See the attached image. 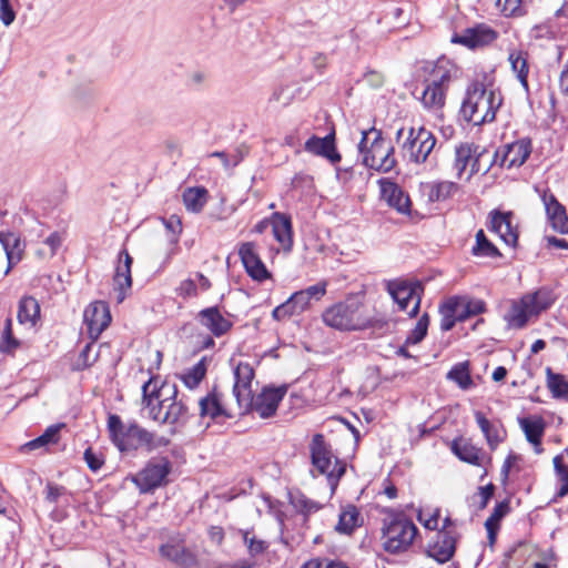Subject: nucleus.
<instances>
[{"mask_svg": "<svg viewBox=\"0 0 568 568\" xmlns=\"http://www.w3.org/2000/svg\"><path fill=\"white\" fill-rule=\"evenodd\" d=\"M239 255L246 273L255 281L263 282L271 277L261 260L254 242H244L239 247Z\"/></svg>", "mask_w": 568, "mask_h": 568, "instance_id": "ddd939ff", "label": "nucleus"}, {"mask_svg": "<svg viewBox=\"0 0 568 568\" xmlns=\"http://www.w3.org/2000/svg\"><path fill=\"white\" fill-rule=\"evenodd\" d=\"M496 9L505 17L517 16L521 13V0H493Z\"/></svg>", "mask_w": 568, "mask_h": 568, "instance_id": "5fc2aeb1", "label": "nucleus"}, {"mask_svg": "<svg viewBox=\"0 0 568 568\" xmlns=\"http://www.w3.org/2000/svg\"><path fill=\"white\" fill-rule=\"evenodd\" d=\"M40 317V305L32 296H24L19 302L18 321L34 326Z\"/></svg>", "mask_w": 568, "mask_h": 568, "instance_id": "473e14b6", "label": "nucleus"}, {"mask_svg": "<svg viewBox=\"0 0 568 568\" xmlns=\"http://www.w3.org/2000/svg\"><path fill=\"white\" fill-rule=\"evenodd\" d=\"M456 300H446L440 306H439V313L442 315L440 320V328L443 331H450L455 323L458 321V315L455 308Z\"/></svg>", "mask_w": 568, "mask_h": 568, "instance_id": "c03bdc74", "label": "nucleus"}, {"mask_svg": "<svg viewBox=\"0 0 568 568\" xmlns=\"http://www.w3.org/2000/svg\"><path fill=\"white\" fill-rule=\"evenodd\" d=\"M358 151L366 168L387 173L396 165L394 146L385 141L382 132L375 128L362 131Z\"/></svg>", "mask_w": 568, "mask_h": 568, "instance_id": "f03ea898", "label": "nucleus"}, {"mask_svg": "<svg viewBox=\"0 0 568 568\" xmlns=\"http://www.w3.org/2000/svg\"><path fill=\"white\" fill-rule=\"evenodd\" d=\"M450 449L460 460L475 466L480 465L479 449L467 440L454 439Z\"/></svg>", "mask_w": 568, "mask_h": 568, "instance_id": "f704fd0d", "label": "nucleus"}, {"mask_svg": "<svg viewBox=\"0 0 568 568\" xmlns=\"http://www.w3.org/2000/svg\"><path fill=\"white\" fill-rule=\"evenodd\" d=\"M207 200L204 187H189L183 193V203L187 211L197 213L202 211Z\"/></svg>", "mask_w": 568, "mask_h": 568, "instance_id": "ea45409f", "label": "nucleus"}, {"mask_svg": "<svg viewBox=\"0 0 568 568\" xmlns=\"http://www.w3.org/2000/svg\"><path fill=\"white\" fill-rule=\"evenodd\" d=\"M240 534L242 535L243 541L246 545L248 554L252 557L261 555L267 549V542L262 539H256L254 536L251 537L250 530L241 529Z\"/></svg>", "mask_w": 568, "mask_h": 568, "instance_id": "8fccbe9b", "label": "nucleus"}, {"mask_svg": "<svg viewBox=\"0 0 568 568\" xmlns=\"http://www.w3.org/2000/svg\"><path fill=\"white\" fill-rule=\"evenodd\" d=\"M132 257L126 250L119 253V263L113 276L114 291L116 292V302L122 303L126 297V292L132 286L131 265Z\"/></svg>", "mask_w": 568, "mask_h": 568, "instance_id": "f3484780", "label": "nucleus"}, {"mask_svg": "<svg viewBox=\"0 0 568 568\" xmlns=\"http://www.w3.org/2000/svg\"><path fill=\"white\" fill-rule=\"evenodd\" d=\"M457 185L453 182H439L432 186L429 197L433 201H443L448 199L454 191L456 190Z\"/></svg>", "mask_w": 568, "mask_h": 568, "instance_id": "3c124183", "label": "nucleus"}, {"mask_svg": "<svg viewBox=\"0 0 568 568\" xmlns=\"http://www.w3.org/2000/svg\"><path fill=\"white\" fill-rule=\"evenodd\" d=\"M312 465L320 474L326 475L328 483L334 489L341 477L345 474V463L334 457L331 445L325 440L323 434H315L310 444Z\"/></svg>", "mask_w": 568, "mask_h": 568, "instance_id": "39448f33", "label": "nucleus"}, {"mask_svg": "<svg viewBox=\"0 0 568 568\" xmlns=\"http://www.w3.org/2000/svg\"><path fill=\"white\" fill-rule=\"evenodd\" d=\"M435 145L436 138L430 131L423 126L417 130L409 128L408 135L402 144V153L410 162L422 164L428 160Z\"/></svg>", "mask_w": 568, "mask_h": 568, "instance_id": "1a4fd4ad", "label": "nucleus"}, {"mask_svg": "<svg viewBox=\"0 0 568 568\" xmlns=\"http://www.w3.org/2000/svg\"><path fill=\"white\" fill-rule=\"evenodd\" d=\"M508 61L511 65V70L514 73H516V77L518 81L520 82L523 89L528 92L529 91V84H528V61H527V54L523 51H511L508 57Z\"/></svg>", "mask_w": 568, "mask_h": 568, "instance_id": "72a5a7b5", "label": "nucleus"}, {"mask_svg": "<svg viewBox=\"0 0 568 568\" xmlns=\"http://www.w3.org/2000/svg\"><path fill=\"white\" fill-rule=\"evenodd\" d=\"M327 282L322 281L314 285L306 287L305 290H301L304 295L312 301H320L326 294Z\"/></svg>", "mask_w": 568, "mask_h": 568, "instance_id": "13d9d810", "label": "nucleus"}, {"mask_svg": "<svg viewBox=\"0 0 568 568\" xmlns=\"http://www.w3.org/2000/svg\"><path fill=\"white\" fill-rule=\"evenodd\" d=\"M359 525V513L357 508L354 505H347L338 516L335 530L341 534L349 535Z\"/></svg>", "mask_w": 568, "mask_h": 568, "instance_id": "e433bc0d", "label": "nucleus"}, {"mask_svg": "<svg viewBox=\"0 0 568 568\" xmlns=\"http://www.w3.org/2000/svg\"><path fill=\"white\" fill-rule=\"evenodd\" d=\"M19 345H20V342L13 336L12 318L8 317L6 320L4 328H3L1 341H0V352L11 353L16 348H18Z\"/></svg>", "mask_w": 568, "mask_h": 568, "instance_id": "09e8293b", "label": "nucleus"}, {"mask_svg": "<svg viewBox=\"0 0 568 568\" xmlns=\"http://www.w3.org/2000/svg\"><path fill=\"white\" fill-rule=\"evenodd\" d=\"M254 378V369L248 363H239L234 369V385L233 395L236 398L239 407H241L245 400L252 394V381Z\"/></svg>", "mask_w": 568, "mask_h": 568, "instance_id": "6ab92c4d", "label": "nucleus"}, {"mask_svg": "<svg viewBox=\"0 0 568 568\" xmlns=\"http://www.w3.org/2000/svg\"><path fill=\"white\" fill-rule=\"evenodd\" d=\"M206 374V364L205 359L202 358L199 363H196L193 367H191L184 375H183V382L184 384L193 389L199 386V384L202 382V379L205 377Z\"/></svg>", "mask_w": 568, "mask_h": 568, "instance_id": "a18cd8bd", "label": "nucleus"}, {"mask_svg": "<svg viewBox=\"0 0 568 568\" xmlns=\"http://www.w3.org/2000/svg\"><path fill=\"white\" fill-rule=\"evenodd\" d=\"M110 439L120 452L136 450L144 446L148 430L135 422L124 424L119 415L108 418Z\"/></svg>", "mask_w": 568, "mask_h": 568, "instance_id": "423d86ee", "label": "nucleus"}, {"mask_svg": "<svg viewBox=\"0 0 568 568\" xmlns=\"http://www.w3.org/2000/svg\"><path fill=\"white\" fill-rule=\"evenodd\" d=\"M200 415L217 419L219 417L231 418L232 414L227 412L222 403V394L214 388L211 393L200 399Z\"/></svg>", "mask_w": 568, "mask_h": 568, "instance_id": "393cba45", "label": "nucleus"}, {"mask_svg": "<svg viewBox=\"0 0 568 568\" xmlns=\"http://www.w3.org/2000/svg\"><path fill=\"white\" fill-rule=\"evenodd\" d=\"M287 393V386H265L256 396L251 394L247 400L240 407L244 413L255 412L261 418H270L275 415L278 404Z\"/></svg>", "mask_w": 568, "mask_h": 568, "instance_id": "9d476101", "label": "nucleus"}, {"mask_svg": "<svg viewBox=\"0 0 568 568\" xmlns=\"http://www.w3.org/2000/svg\"><path fill=\"white\" fill-rule=\"evenodd\" d=\"M2 246L8 260V266L4 271V275H7L12 266L21 260L24 245L17 234L9 233Z\"/></svg>", "mask_w": 568, "mask_h": 568, "instance_id": "c9c22d12", "label": "nucleus"}, {"mask_svg": "<svg viewBox=\"0 0 568 568\" xmlns=\"http://www.w3.org/2000/svg\"><path fill=\"white\" fill-rule=\"evenodd\" d=\"M364 81L373 89H378L384 84V74L379 71L368 70L363 77Z\"/></svg>", "mask_w": 568, "mask_h": 568, "instance_id": "774afa93", "label": "nucleus"}, {"mask_svg": "<svg viewBox=\"0 0 568 568\" xmlns=\"http://www.w3.org/2000/svg\"><path fill=\"white\" fill-rule=\"evenodd\" d=\"M496 38L497 33L495 30L485 23H479L465 29L460 34H455L452 41L469 49H475L491 43Z\"/></svg>", "mask_w": 568, "mask_h": 568, "instance_id": "2eb2a0df", "label": "nucleus"}, {"mask_svg": "<svg viewBox=\"0 0 568 568\" xmlns=\"http://www.w3.org/2000/svg\"><path fill=\"white\" fill-rule=\"evenodd\" d=\"M172 470L171 462L166 457H153L145 466L133 477V483L140 493L148 494L154 491L169 483L168 476Z\"/></svg>", "mask_w": 568, "mask_h": 568, "instance_id": "6e6552de", "label": "nucleus"}, {"mask_svg": "<svg viewBox=\"0 0 568 568\" xmlns=\"http://www.w3.org/2000/svg\"><path fill=\"white\" fill-rule=\"evenodd\" d=\"M304 149L314 155L327 159L333 164L341 161V154L337 152L335 146L334 132L324 138H318L316 135L311 136L305 142Z\"/></svg>", "mask_w": 568, "mask_h": 568, "instance_id": "aec40b11", "label": "nucleus"}, {"mask_svg": "<svg viewBox=\"0 0 568 568\" xmlns=\"http://www.w3.org/2000/svg\"><path fill=\"white\" fill-rule=\"evenodd\" d=\"M83 458L88 467L94 473L100 470L104 464V459L101 454L95 453L91 447L84 450Z\"/></svg>", "mask_w": 568, "mask_h": 568, "instance_id": "bf43d9fd", "label": "nucleus"}, {"mask_svg": "<svg viewBox=\"0 0 568 568\" xmlns=\"http://www.w3.org/2000/svg\"><path fill=\"white\" fill-rule=\"evenodd\" d=\"M542 201L552 229L557 232L562 231L568 222L565 206L558 202L554 194H544Z\"/></svg>", "mask_w": 568, "mask_h": 568, "instance_id": "cd10ccee", "label": "nucleus"}, {"mask_svg": "<svg viewBox=\"0 0 568 568\" xmlns=\"http://www.w3.org/2000/svg\"><path fill=\"white\" fill-rule=\"evenodd\" d=\"M67 494V489L63 486L48 483L45 486V500L51 504H57L59 498Z\"/></svg>", "mask_w": 568, "mask_h": 568, "instance_id": "680f3d73", "label": "nucleus"}, {"mask_svg": "<svg viewBox=\"0 0 568 568\" xmlns=\"http://www.w3.org/2000/svg\"><path fill=\"white\" fill-rule=\"evenodd\" d=\"M499 105L500 99L496 93L487 90L483 82L475 81L467 88L460 114L465 121L481 125L495 120Z\"/></svg>", "mask_w": 568, "mask_h": 568, "instance_id": "f257e3e1", "label": "nucleus"}, {"mask_svg": "<svg viewBox=\"0 0 568 568\" xmlns=\"http://www.w3.org/2000/svg\"><path fill=\"white\" fill-rule=\"evenodd\" d=\"M447 378L457 383L462 389L470 388L474 383L469 374L467 362L455 365L447 374Z\"/></svg>", "mask_w": 568, "mask_h": 568, "instance_id": "79ce46f5", "label": "nucleus"}, {"mask_svg": "<svg viewBox=\"0 0 568 568\" xmlns=\"http://www.w3.org/2000/svg\"><path fill=\"white\" fill-rule=\"evenodd\" d=\"M83 321L91 338L95 339L109 326L111 315L106 303H91L83 313Z\"/></svg>", "mask_w": 568, "mask_h": 568, "instance_id": "f8f14e48", "label": "nucleus"}, {"mask_svg": "<svg viewBox=\"0 0 568 568\" xmlns=\"http://www.w3.org/2000/svg\"><path fill=\"white\" fill-rule=\"evenodd\" d=\"M170 444V439L164 436H159L155 433L148 430V436L144 442V446L148 452L155 450L161 447H166Z\"/></svg>", "mask_w": 568, "mask_h": 568, "instance_id": "052dcab7", "label": "nucleus"}, {"mask_svg": "<svg viewBox=\"0 0 568 568\" xmlns=\"http://www.w3.org/2000/svg\"><path fill=\"white\" fill-rule=\"evenodd\" d=\"M509 511V504L508 501H500L498 503L491 515L486 519L485 527H494L499 529V521L507 515Z\"/></svg>", "mask_w": 568, "mask_h": 568, "instance_id": "6e6d98bb", "label": "nucleus"}, {"mask_svg": "<svg viewBox=\"0 0 568 568\" xmlns=\"http://www.w3.org/2000/svg\"><path fill=\"white\" fill-rule=\"evenodd\" d=\"M552 462L559 481V489L556 496L562 498L568 494V467L564 464L561 455L555 456Z\"/></svg>", "mask_w": 568, "mask_h": 568, "instance_id": "49530a36", "label": "nucleus"}, {"mask_svg": "<svg viewBox=\"0 0 568 568\" xmlns=\"http://www.w3.org/2000/svg\"><path fill=\"white\" fill-rule=\"evenodd\" d=\"M272 229L276 241L282 245L284 251H291L293 246V233L291 217L275 213L272 217Z\"/></svg>", "mask_w": 568, "mask_h": 568, "instance_id": "bb28decb", "label": "nucleus"}, {"mask_svg": "<svg viewBox=\"0 0 568 568\" xmlns=\"http://www.w3.org/2000/svg\"><path fill=\"white\" fill-rule=\"evenodd\" d=\"M322 320L325 325L342 332L365 329L372 324L364 305L356 297H347L327 307Z\"/></svg>", "mask_w": 568, "mask_h": 568, "instance_id": "7ed1b4c3", "label": "nucleus"}, {"mask_svg": "<svg viewBox=\"0 0 568 568\" xmlns=\"http://www.w3.org/2000/svg\"><path fill=\"white\" fill-rule=\"evenodd\" d=\"M165 229L170 232L169 241L172 244L179 242V235L182 232V222L178 215H171L169 219H163Z\"/></svg>", "mask_w": 568, "mask_h": 568, "instance_id": "4d7b16f0", "label": "nucleus"}, {"mask_svg": "<svg viewBox=\"0 0 568 568\" xmlns=\"http://www.w3.org/2000/svg\"><path fill=\"white\" fill-rule=\"evenodd\" d=\"M311 303L302 291L295 292L284 303L273 310L272 316L276 321H283L293 315H300L310 308Z\"/></svg>", "mask_w": 568, "mask_h": 568, "instance_id": "4be33fe9", "label": "nucleus"}, {"mask_svg": "<svg viewBox=\"0 0 568 568\" xmlns=\"http://www.w3.org/2000/svg\"><path fill=\"white\" fill-rule=\"evenodd\" d=\"M418 534L416 525L403 514L392 513L383 520V549L392 555L407 552Z\"/></svg>", "mask_w": 568, "mask_h": 568, "instance_id": "20e7f679", "label": "nucleus"}, {"mask_svg": "<svg viewBox=\"0 0 568 568\" xmlns=\"http://www.w3.org/2000/svg\"><path fill=\"white\" fill-rule=\"evenodd\" d=\"M456 550V537L450 530H438L426 547V555L438 564L449 561Z\"/></svg>", "mask_w": 568, "mask_h": 568, "instance_id": "4468645a", "label": "nucleus"}, {"mask_svg": "<svg viewBox=\"0 0 568 568\" xmlns=\"http://www.w3.org/2000/svg\"><path fill=\"white\" fill-rule=\"evenodd\" d=\"M387 292L398 306V311L407 312L409 317H416L424 292L420 282H410L405 280L388 281Z\"/></svg>", "mask_w": 568, "mask_h": 568, "instance_id": "0eeeda50", "label": "nucleus"}, {"mask_svg": "<svg viewBox=\"0 0 568 568\" xmlns=\"http://www.w3.org/2000/svg\"><path fill=\"white\" fill-rule=\"evenodd\" d=\"M290 503L297 513L305 517L317 513L323 507L321 503L308 498L301 491L291 493Z\"/></svg>", "mask_w": 568, "mask_h": 568, "instance_id": "4c0bfd02", "label": "nucleus"}, {"mask_svg": "<svg viewBox=\"0 0 568 568\" xmlns=\"http://www.w3.org/2000/svg\"><path fill=\"white\" fill-rule=\"evenodd\" d=\"M475 418L480 430L485 435L487 444L491 449H495L503 440L498 426L488 420L481 412H476Z\"/></svg>", "mask_w": 568, "mask_h": 568, "instance_id": "58836bf2", "label": "nucleus"}, {"mask_svg": "<svg viewBox=\"0 0 568 568\" xmlns=\"http://www.w3.org/2000/svg\"><path fill=\"white\" fill-rule=\"evenodd\" d=\"M176 292L183 298L193 297L197 295V286L194 280L186 278L180 283Z\"/></svg>", "mask_w": 568, "mask_h": 568, "instance_id": "69168bd1", "label": "nucleus"}, {"mask_svg": "<svg viewBox=\"0 0 568 568\" xmlns=\"http://www.w3.org/2000/svg\"><path fill=\"white\" fill-rule=\"evenodd\" d=\"M531 153V143L528 139H521L510 144H506L500 153L496 151L494 154V161L499 159V165L506 166L507 169L519 168Z\"/></svg>", "mask_w": 568, "mask_h": 568, "instance_id": "9b49d317", "label": "nucleus"}, {"mask_svg": "<svg viewBox=\"0 0 568 568\" xmlns=\"http://www.w3.org/2000/svg\"><path fill=\"white\" fill-rule=\"evenodd\" d=\"M518 424L521 430L525 434V437L528 443L534 446V450L537 455H540L544 452L541 446V438L545 433L546 423L541 416H528V417H519Z\"/></svg>", "mask_w": 568, "mask_h": 568, "instance_id": "412c9836", "label": "nucleus"}, {"mask_svg": "<svg viewBox=\"0 0 568 568\" xmlns=\"http://www.w3.org/2000/svg\"><path fill=\"white\" fill-rule=\"evenodd\" d=\"M16 19V12L10 4V0H0V20L9 27Z\"/></svg>", "mask_w": 568, "mask_h": 568, "instance_id": "e2e57ef3", "label": "nucleus"}, {"mask_svg": "<svg viewBox=\"0 0 568 568\" xmlns=\"http://www.w3.org/2000/svg\"><path fill=\"white\" fill-rule=\"evenodd\" d=\"M60 425L49 426L45 432L39 437L30 440L24 445L28 450H34L48 446L49 444H55L59 440Z\"/></svg>", "mask_w": 568, "mask_h": 568, "instance_id": "a19ab883", "label": "nucleus"}, {"mask_svg": "<svg viewBox=\"0 0 568 568\" xmlns=\"http://www.w3.org/2000/svg\"><path fill=\"white\" fill-rule=\"evenodd\" d=\"M92 349L91 344H87L79 354V358L75 364V369L82 371L93 365L97 359V355L90 359V352Z\"/></svg>", "mask_w": 568, "mask_h": 568, "instance_id": "0e129e2a", "label": "nucleus"}, {"mask_svg": "<svg viewBox=\"0 0 568 568\" xmlns=\"http://www.w3.org/2000/svg\"><path fill=\"white\" fill-rule=\"evenodd\" d=\"M528 321V312L526 305L514 304L509 314L508 322L514 327H524Z\"/></svg>", "mask_w": 568, "mask_h": 568, "instance_id": "603ef678", "label": "nucleus"}, {"mask_svg": "<svg viewBox=\"0 0 568 568\" xmlns=\"http://www.w3.org/2000/svg\"><path fill=\"white\" fill-rule=\"evenodd\" d=\"M425 87L420 94V102L423 106L430 111H439L444 108L446 102V91L442 88L433 85L430 82L425 80Z\"/></svg>", "mask_w": 568, "mask_h": 568, "instance_id": "7c9ffc66", "label": "nucleus"}, {"mask_svg": "<svg viewBox=\"0 0 568 568\" xmlns=\"http://www.w3.org/2000/svg\"><path fill=\"white\" fill-rule=\"evenodd\" d=\"M531 303H532V308L536 310V311H541V310H546L548 308L552 301L549 296L548 293L546 292H537L532 297H531Z\"/></svg>", "mask_w": 568, "mask_h": 568, "instance_id": "338daca9", "label": "nucleus"}, {"mask_svg": "<svg viewBox=\"0 0 568 568\" xmlns=\"http://www.w3.org/2000/svg\"><path fill=\"white\" fill-rule=\"evenodd\" d=\"M381 196L387 204L397 212L407 214L410 211L409 196L394 182L388 179L378 180Z\"/></svg>", "mask_w": 568, "mask_h": 568, "instance_id": "a211bd4d", "label": "nucleus"}, {"mask_svg": "<svg viewBox=\"0 0 568 568\" xmlns=\"http://www.w3.org/2000/svg\"><path fill=\"white\" fill-rule=\"evenodd\" d=\"M151 385H152V378H150L148 382H145L142 386V405L144 407L151 406L154 398L159 399L160 396L162 395V393L164 390L169 389V386L164 385L160 389H156V387L154 386L153 389L150 390Z\"/></svg>", "mask_w": 568, "mask_h": 568, "instance_id": "864d4df0", "label": "nucleus"}, {"mask_svg": "<svg viewBox=\"0 0 568 568\" xmlns=\"http://www.w3.org/2000/svg\"><path fill=\"white\" fill-rule=\"evenodd\" d=\"M473 254L476 256L498 257V248L486 237L483 230L476 233V245L473 247Z\"/></svg>", "mask_w": 568, "mask_h": 568, "instance_id": "37998d69", "label": "nucleus"}, {"mask_svg": "<svg viewBox=\"0 0 568 568\" xmlns=\"http://www.w3.org/2000/svg\"><path fill=\"white\" fill-rule=\"evenodd\" d=\"M546 385L555 399L568 402V378L546 367Z\"/></svg>", "mask_w": 568, "mask_h": 568, "instance_id": "2f4dec72", "label": "nucleus"}, {"mask_svg": "<svg viewBox=\"0 0 568 568\" xmlns=\"http://www.w3.org/2000/svg\"><path fill=\"white\" fill-rule=\"evenodd\" d=\"M491 226L506 244L513 246L516 245L518 235L513 229L510 214L495 212L491 217Z\"/></svg>", "mask_w": 568, "mask_h": 568, "instance_id": "c85d7f7f", "label": "nucleus"}, {"mask_svg": "<svg viewBox=\"0 0 568 568\" xmlns=\"http://www.w3.org/2000/svg\"><path fill=\"white\" fill-rule=\"evenodd\" d=\"M168 390H171L169 402L166 403V410L163 414L162 423L164 424H180L184 423L187 418V407L182 402V399H178V390L176 387L170 386Z\"/></svg>", "mask_w": 568, "mask_h": 568, "instance_id": "a878e982", "label": "nucleus"}, {"mask_svg": "<svg viewBox=\"0 0 568 568\" xmlns=\"http://www.w3.org/2000/svg\"><path fill=\"white\" fill-rule=\"evenodd\" d=\"M483 155L484 151L479 152V146L474 143H462L456 146L454 166L458 178L462 176L468 164H470L469 178L479 172V161Z\"/></svg>", "mask_w": 568, "mask_h": 568, "instance_id": "dca6fc26", "label": "nucleus"}, {"mask_svg": "<svg viewBox=\"0 0 568 568\" xmlns=\"http://www.w3.org/2000/svg\"><path fill=\"white\" fill-rule=\"evenodd\" d=\"M457 77V68L449 60L443 58L433 65L428 78L426 79L433 85L442 88L447 92L450 82Z\"/></svg>", "mask_w": 568, "mask_h": 568, "instance_id": "b1692460", "label": "nucleus"}, {"mask_svg": "<svg viewBox=\"0 0 568 568\" xmlns=\"http://www.w3.org/2000/svg\"><path fill=\"white\" fill-rule=\"evenodd\" d=\"M448 300H456L455 308L458 315V322H463L486 311V304L483 300L468 298L466 296H452Z\"/></svg>", "mask_w": 568, "mask_h": 568, "instance_id": "c756f323", "label": "nucleus"}, {"mask_svg": "<svg viewBox=\"0 0 568 568\" xmlns=\"http://www.w3.org/2000/svg\"><path fill=\"white\" fill-rule=\"evenodd\" d=\"M429 325V316L424 313L417 321L415 327L409 332L406 337V345H416L420 343L427 334Z\"/></svg>", "mask_w": 568, "mask_h": 568, "instance_id": "de8ad7c7", "label": "nucleus"}, {"mask_svg": "<svg viewBox=\"0 0 568 568\" xmlns=\"http://www.w3.org/2000/svg\"><path fill=\"white\" fill-rule=\"evenodd\" d=\"M199 321L214 336L220 337L232 327V322L224 317L217 307H209L199 313Z\"/></svg>", "mask_w": 568, "mask_h": 568, "instance_id": "5701e85b", "label": "nucleus"}]
</instances>
